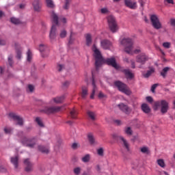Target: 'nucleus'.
Masks as SVG:
<instances>
[{
    "instance_id": "1",
    "label": "nucleus",
    "mask_w": 175,
    "mask_h": 175,
    "mask_svg": "<svg viewBox=\"0 0 175 175\" xmlns=\"http://www.w3.org/2000/svg\"><path fill=\"white\" fill-rule=\"evenodd\" d=\"M120 44L124 47V51L127 53V54H139L142 53L140 49H137L133 51V42L131 38H123L120 40Z\"/></svg>"
},
{
    "instance_id": "2",
    "label": "nucleus",
    "mask_w": 175,
    "mask_h": 175,
    "mask_svg": "<svg viewBox=\"0 0 175 175\" xmlns=\"http://www.w3.org/2000/svg\"><path fill=\"white\" fill-rule=\"evenodd\" d=\"M51 18L54 25H52L51 29L49 39L53 42V40H55V38H57V25H59V23L58 22L59 18H58V15H57L54 11H52L51 12Z\"/></svg>"
},
{
    "instance_id": "3",
    "label": "nucleus",
    "mask_w": 175,
    "mask_h": 175,
    "mask_svg": "<svg viewBox=\"0 0 175 175\" xmlns=\"http://www.w3.org/2000/svg\"><path fill=\"white\" fill-rule=\"evenodd\" d=\"M92 51H94V57L96 59L95 66L96 70L100 68V66L103 64V61L105 58L102 56V53H100V51L96 48V46L93 45Z\"/></svg>"
},
{
    "instance_id": "4",
    "label": "nucleus",
    "mask_w": 175,
    "mask_h": 175,
    "mask_svg": "<svg viewBox=\"0 0 175 175\" xmlns=\"http://www.w3.org/2000/svg\"><path fill=\"white\" fill-rule=\"evenodd\" d=\"M109 28L113 33H116L118 31V25L117 24V21H116V17L113 16H109L107 18Z\"/></svg>"
},
{
    "instance_id": "5",
    "label": "nucleus",
    "mask_w": 175,
    "mask_h": 175,
    "mask_svg": "<svg viewBox=\"0 0 175 175\" xmlns=\"http://www.w3.org/2000/svg\"><path fill=\"white\" fill-rule=\"evenodd\" d=\"M114 84L116 87H117V88L120 91V92L125 94V95H131V94H132V92H131V90L125 83L120 81H115Z\"/></svg>"
},
{
    "instance_id": "6",
    "label": "nucleus",
    "mask_w": 175,
    "mask_h": 175,
    "mask_svg": "<svg viewBox=\"0 0 175 175\" xmlns=\"http://www.w3.org/2000/svg\"><path fill=\"white\" fill-rule=\"evenodd\" d=\"M21 143L25 147H28L29 148H33L36 146V140L35 138H28L27 137H23Z\"/></svg>"
},
{
    "instance_id": "7",
    "label": "nucleus",
    "mask_w": 175,
    "mask_h": 175,
    "mask_svg": "<svg viewBox=\"0 0 175 175\" xmlns=\"http://www.w3.org/2000/svg\"><path fill=\"white\" fill-rule=\"evenodd\" d=\"M154 106L156 107H161V113L162 114H166L169 110V103H167V101L165 100L155 102Z\"/></svg>"
},
{
    "instance_id": "8",
    "label": "nucleus",
    "mask_w": 175,
    "mask_h": 175,
    "mask_svg": "<svg viewBox=\"0 0 175 175\" xmlns=\"http://www.w3.org/2000/svg\"><path fill=\"white\" fill-rule=\"evenodd\" d=\"M150 21L154 29H161V28H162V23H161V21H159V18H158L157 15H151Z\"/></svg>"
},
{
    "instance_id": "9",
    "label": "nucleus",
    "mask_w": 175,
    "mask_h": 175,
    "mask_svg": "<svg viewBox=\"0 0 175 175\" xmlns=\"http://www.w3.org/2000/svg\"><path fill=\"white\" fill-rule=\"evenodd\" d=\"M103 64H107V65L112 66L115 69H118V65L117 64V62H116V58L114 57L104 59Z\"/></svg>"
},
{
    "instance_id": "10",
    "label": "nucleus",
    "mask_w": 175,
    "mask_h": 175,
    "mask_svg": "<svg viewBox=\"0 0 175 175\" xmlns=\"http://www.w3.org/2000/svg\"><path fill=\"white\" fill-rule=\"evenodd\" d=\"M10 118L14 120V121H17V125L20 126H23L24 124V121L23 120V118L20 117V116L14 113H9Z\"/></svg>"
},
{
    "instance_id": "11",
    "label": "nucleus",
    "mask_w": 175,
    "mask_h": 175,
    "mask_svg": "<svg viewBox=\"0 0 175 175\" xmlns=\"http://www.w3.org/2000/svg\"><path fill=\"white\" fill-rule=\"evenodd\" d=\"M61 110V107H46L42 111L46 114H53L58 113Z\"/></svg>"
},
{
    "instance_id": "12",
    "label": "nucleus",
    "mask_w": 175,
    "mask_h": 175,
    "mask_svg": "<svg viewBox=\"0 0 175 175\" xmlns=\"http://www.w3.org/2000/svg\"><path fill=\"white\" fill-rule=\"evenodd\" d=\"M147 61H148V56L145 53H141L136 57V62L141 64V65H144Z\"/></svg>"
},
{
    "instance_id": "13",
    "label": "nucleus",
    "mask_w": 175,
    "mask_h": 175,
    "mask_svg": "<svg viewBox=\"0 0 175 175\" xmlns=\"http://www.w3.org/2000/svg\"><path fill=\"white\" fill-rule=\"evenodd\" d=\"M23 163L25 166V172H32L33 170V163L29 159H25L23 161Z\"/></svg>"
},
{
    "instance_id": "14",
    "label": "nucleus",
    "mask_w": 175,
    "mask_h": 175,
    "mask_svg": "<svg viewBox=\"0 0 175 175\" xmlns=\"http://www.w3.org/2000/svg\"><path fill=\"white\" fill-rule=\"evenodd\" d=\"M39 51L41 52L42 57L45 58V57L49 56V48L47 47V45H44V44H40L39 46Z\"/></svg>"
},
{
    "instance_id": "15",
    "label": "nucleus",
    "mask_w": 175,
    "mask_h": 175,
    "mask_svg": "<svg viewBox=\"0 0 175 175\" xmlns=\"http://www.w3.org/2000/svg\"><path fill=\"white\" fill-rule=\"evenodd\" d=\"M124 4L126 8L135 10L137 9V3L136 1H132V0H124Z\"/></svg>"
},
{
    "instance_id": "16",
    "label": "nucleus",
    "mask_w": 175,
    "mask_h": 175,
    "mask_svg": "<svg viewBox=\"0 0 175 175\" xmlns=\"http://www.w3.org/2000/svg\"><path fill=\"white\" fill-rule=\"evenodd\" d=\"M119 109L126 114H129L131 111H132V109L128 107V105L124 104V103H120L118 105Z\"/></svg>"
},
{
    "instance_id": "17",
    "label": "nucleus",
    "mask_w": 175,
    "mask_h": 175,
    "mask_svg": "<svg viewBox=\"0 0 175 175\" xmlns=\"http://www.w3.org/2000/svg\"><path fill=\"white\" fill-rule=\"evenodd\" d=\"M100 46L104 50H109L111 47V42L107 40H103L100 42Z\"/></svg>"
},
{
    "instance_id": "18",
    "label": "nucleus",
    "mask_w": 175,
    "mask_h": 175,
    "mask_svg": "<svg viewBox=\"0 0 175 175\" xmlns=\"http://www.w3.org/2000/svg\"><path fill=\"white\" fill-rule=\"evenodd\" d=\"M33 7L35 12H40L42 9V3H40V0H34L33 2Z\"/></svg>"
},
{
    "instance_id": "19",
    "label": "nucleus",
    "mask_w": 175,
    "mask_h": 175,
    "mask_svg": "<svg viewBox=\"0 0 175 175\" xmlns=\"http://www.w3.org/2000/svg\"><path fill=\"white\" fill-rule=\"evenodd\" d=\"M119 140H120V143L124 148H125L126 151H129V143H128V141H126L122 136L119 137Z\"/></svg>"
},
{
    "instance_id": "20",
    "label": "nucleus",
    "mask_w": 175,
    "mask_h": 175,
    "mask_svg": "<svg viewBox=\"0 0 175 175\" xmlns=\"http://www.w3.org/2000/svg\"><path fill=\"white\" fill-rule=\"evenodd\" d=\"M92 85H93V90L90 95L91 99H94L95 96V92H96V85H95V79H94V72H92Z\"/></svg>"
},
{
    "instance_id": "21",
    "label": "nucleus",
    "mask_w": 175,
    "mask_h": 175,
    "mask_svg": "<svg viewBox=\"0 0 175 175\" xmlns=\"http://www.w3.org/2000/svg\"><path fill=\"white\" fill-rule=\"evenodd\" d=\"M141 109L142 111H144V113H145L146 114H148V113L151 111V109L146 103L142 104L141 106Z\"/></svg>"
},
{
    "instance_id": "22",
    "label": "nucleus",
    "mask_w": 175,
    "mask_h": 175,
    "mask_svg": "<svg viewBox=\"0 0 175 175\" xmlns=\"http://www.w3.org/2000/svg\"><path fill=\"white\" fill-rule=\"evenodd\" d=\"M38 150L40 152H42V154H49V152H50V148L43 146H38Z\"/></svg>"
},
{
    "instance_id": "23",
    "label": "nucleus",
    "mask_w": 175,
    "mask_h": 175,
    "mask_svg": "<svg viewBox=\"0 0 175 175\" xmlns=\"http://www.w3.org/2000/svg\"><path fill=\"white\" fill-rule=\"evenodd\" d=\"M87 114L88 118H90L91 121H95V120H96V113H95V112L92 111H88Z\"/></svg>"
},
{
    "instance_id": "24",
    "label": "nucleus",
    "mask_w": 175,
    "mask_h": 175,
    "mask_svg": "<svg viewBox=\"0 0 175 175\" xmlns=\"http://www.w3.org/2000/svg\"><path fill=\"white\" fill-rule=\"evenodd\" d=\"M124 72L126 79H129L130 80H132V79L135 77V75H133V73H132V72H131L129 70H124Z\"/></svg>"
},
{
    "instance_id": "25",
    "label": "nucleus",
    "mask_w": 175,
    "mask_h": 175,
    "mask_svg": "<svg viewBox=\"0 0 175 175\" xmlns=\"http://www.w3.org/2000/svg\"><path fill=\"white\" fill-rule=\"evenodd\" d=\"M11 163L14 165L15 169L18 167V157H11Z\"/></svg>"
},
{
    "instance_id": "26",
    "label": "nucleus",
    "mask_w": 175,
    "mask_h": 175,
    "mask_svg": "<svg viewBox=\"0 0 175 175\" xmlns=\"http://www.w3.org/2000/svg\"><path fill=\"white\" fill-rule=\"evenodd\" d=\"M88 95V89L85 86L82 87L81 98H83V99H85Z\"/></svg>"
},
{
    "instance_id": "27",
    "label": "nucleus",
    "mask_w": 175,
    "mask_h": 175,
    "mask_svg": "<svg viewBox=\"0 0 175 175\" xmlns=\"http://www.w3.org/2000/svg\"><path fill=\"white\" fill-rule=\"evenodd\" d=\"M155 72V69L154 68H150L149 70H148L146 72V73L143 74L144 77H145V79H148V77H150V76H151V75H152V73Z\"/></svg>"
},
{
    "instance_id": "28",
    "label": "nucleus",
    "mask_w": 175,
    "mask_h": 175,
    "mask_svg": "<svg viewBox=\"0 0 175 175\" xmlns=\"http://www.w3.org/2000/svg\"><path fill=\"white\" fill-rule=\"evenodd\" d=\"M85 40H86V46H91L92 44V37L91 36V34H86L85 36Z\"/></svg>"
},
{
    "instance_id": "29",
    "label": "nucleus",
    "mask_w": 175,
    "mask_h": 175,
    "mask_svg": "<svg viewBox=\"0 0 175 175\" xmlns=\"http://www.w3.org/2000/svg\"><path fill=\"white\" fill-rule=\"evenodd\" d=\"M64 99H65V96H62L59 97L54 98L53 101L55 103H62V102H64Z\"/></svg>"
},
{
    "instance_id": "30",
    "label": "nucleus",
    "mask_w": 175,
    "mask_h": 175,
    "mask_svg": "<svg viewBox=\"0 0 175 175\" xmlns=\"http://www.w3.org/2000/svg\"><path fill=\"white\" fill-rule=\"evenodd\" d=\"M140 151H141V152H142V154H146L147 155H148V154H150V150L148 149V148L147 146H144V147L141 148Z\"/></svg>"
},
{
    "instance_id": "31",
    "label": "nucleus",
    "mask_w": 175,
    "mask_h": 175,
    "mask_svg": "<svg viewBox=\"0 0 175 175\" xmlns=\"http://www.w3.org/2000/svg\"><path fill=\"white\" fill-rule=\"evenodd\" d=\"M36 122L38 124V125H39V126H41V128H43V126H44V124H43V121L39 117H37L36 118Z\"/></svg>"
},
{
    "instance_id": "32",
    "label": "nucleus",
    "mask_w": 175,
    "mask_h": 175,
    "mask_svg": "<svg viewBox=\"0 0 175 175\" xmlns=\"http://www.w3.org/2000/svg\"><path fill=\"white\" fill-rule=\"evenodd\" d=\"M157 165H159V166L161 167H165L166 166V164H165V161L162 159L157 160Z\"/></svg>"
},
{
    "instance_id": "33",
    "label": "nucleus",
    "mask_w": 175,
    "mask_h": 175,
    "mask_svg": "<svg viewBox=\"0 0 175 175\" xmlns=\"http://www.w3.org/2000/svg\"><path fill=\"white\" fill-rule=\"evenodd\" d=\"M88 140H89L90 144H95V138L94 137V135H92V134H88Z\"/></svg>"
},
{
    "instance_id": "34",
    "label": "nucleus",
    "mask_w": 175,
    "mask_h": 175,
    "mask_svg": "<svg viewBox=\"0 0 175 175\" xmlns=\"http://www.w3.org/2000/svg\"><path fill=\"white\" fill-rule=\"evenodd\" d=\"M70 116L71 118H77V111H76V109H72L70 112Z\"/></svg>"
},
{
    "instance_id": "35",
    "label": "nucleus",
    "mask_w": 175,
    "mask_h": 175,
    "mask_svg": "<svg viewBox=\"0 0 175 175\" xmlns=\"http://www.w3.org/2000/svg\"><path fill=\"white\" fill-rule=\"evenodd\" d=\"M10 21L11 23H12V24H15L16 25H17L18 24H21V21H20V19L12 17L10 18Z\"/></svg>"
},
{
    "instance_id": "36",
    "label": "nucleus",
    "mask_w": 175,
    "mask_h": 175,
    "mask_svg": "<svg viewBox=\"0 0 175 175\" xmlns=\"http://www.w3.org/2000/svg\"><path fill=\"white\" fill-rule=\"evenodd\" d=\"M90 154H85L83 157H82L81 161L86 163L87 162H90Z\"/></svg>"
},
{
    "instance_id": "37",
    "label": "nucleus",
    "mask_w": 175,
    "mask_h": 175,
    "mask_svg": "<svg viewBox=\"0 0 175 175\" xmlns=\"http://www.w3.org/2000/svg\"><path fill=\"white\" fill-rule=\"evenodd\" d=\"M46 3L48 8H54V2L53 0H46Z\"/></svg>"
},
{
    "instance_id": "38",
    "label": "nucleus",
    "mask_w": 175,
    "mask_h": 175,
    "mask_svg": "<svg viewBox=\"0 0 175 175\" xmlns=\"http://www.w3.org/2000/svg\"><path fill=\"white\" fill-rule=\"evenodd\" d=\"M169 67H165L163 69L162 72H161V76H163V77H165L166 76V73H167V72H169Z\"/></svg>"
},
{
    "instance_id": "39",
    "label": "nucleus",
    "mask_w": 175,
    "mask_h": 175,
    "mask_svg": "<svg viewBox=\"0 0 175 175\" xmlns=\"http://www.w3.org/2000/svg\"><path fill=\"white\" fill-rule=\"evenodd\" d=\"M73 172H74L75 174L79 175L81 173V167H77L74 168Z\"/></svg>"
},
{
    "instance_id": "40",
    "label": "nucleus",
    "mask_w": 175,
    "mask_h": 175,
    "mask_svg": "<svg viewBox=\"0 0 175 175\" xmlns=\"http://www.w3.org/2000/svg\"><path fill=\"white\" fill-rule=\"evenodd\" d=\"M125 133H126V135H129V136L132 135L133 131H132V129L131 127H126L124 130Z\"/></svg>"
},
{
    "instance_id": "41",
    "label": "nucleus",
    "mask_w": 175,
    "mask_h": 175,
    "mask_svg": "<svg viewBox=\"0 0 175 175\" xmlns=\"http://www.w3.org/2000/svg\"><path fill=\"white\" fill-rule=\"evenodd\" d=\"M66 34H67L66 30H65V29L62 30L60 33H59V37L62 39H64V38H66Z\"/></svg>"
},
{
    "instance_id": "42",
    "label": "nucleus",
    "mask_w": 175,
    "mask_h": 175,
    "mask_svg": "<svg viewBox=\"0 0 175 175\" xmlns=\"http://www.w3.org/2000/svg\"><path fill=\"white\" fill-rule=\"evenodd\" d=\"M71 1L72 0H66L65 5L64 6V9H65V10H68V9H69V5L70 4Z\"/></svg>"
},
{
    "instance_id": "43",
    "label": "nucleus",
    "mask_w": 175,
    "mask_h": 175,
    "mask_svg": "<svg viewBox=\"0 0 175 175\" xmlns=\"http://www.w3.org/2000/svg\"><path fill=\"white\" fill-rule=\"evenodd\" d=\"M27 55V61L29 62L31 59H32V53L31 52V50H28Z\"/></svg>"
},
{
    "instance_id": "44",
    "label": "nucleus",
    "mask_w": 175,
    "mask_h": 175,
    "mask_svg": "<svg viewBox=\"0 0 175 175\" xmlns=\"http://www.w3.org/2000/svg\"><path fill=\"white\" fill-rule=\"evenodd\" d=\"M8 64H9L10 66H12V65H13V56L12 55H10L8 57Z\"/></svg>"
},
{
    "instance_id": "45",
    "label": "nucleus",
    "mask_w": 175,
    "mask_h": 175,
    "mask_svg": "<svg viewBox=\"0 0 175 175\" xmlns=\"http://www.w3.org/2000/svg\"><path fill=\"white\" fill-rule=\"evenodd\" d=\"M12 131H13V130L11 128H5L4 129V132L7 135L12 133Z\"/></svg>"
},
{
    "instance_id": "46",
    "label": "nucleus",
    "mask_w": 175,
    "mask_h": 175,
    "mask_svg": "<svg viewBox=\"0 0 175 175\" xmlns=\"http://www.w3.org/2000/svg\"><path fill=\"white\" fill-rule=\"evenodd\" d=\"M97 154L100 155V157H103V148H100L97 150Z\"/></svg>"
},
{
    "instance_id": "47",
    "label": "nucleus",
    "mask_w": 175,
    "mask_h": 175,
    "mask_svg": "<svg viewBox=\"0 0 175 175\" xmlns=\"http://www.w3.org/2000/svg\"><path fill=\"white\" fill-rule=\"evenodd\" d=\"M98 98H100V99H103V98H107V96L104 94L102 92H100L98 94Z\"/></svg>"
},
{
    "instance_id": "48",
    "label": "nucleus",
    "mask_w": 175,
    "mask_h": 175,
    "mask_svg": "<svg viewBox=\"0 0 175 175\" xmlns=\"http://www.w3.org/2000/svg\"><path fill=\"white\" fill-rule=\"evenodd\" d=\"M16 58H18V59H21V51L16 50Z\"/></svg>"
},
{
    "instance_id": "49",
    "label": "nucleus",
    "mask_w": 175,
    "mask_h": 175,
    "mask_svg": "<svg viewBox=\"0 0 175 175\" xmlns=\"http://www.w3.org/2000/svg\"><path fill=\"white\" fill-rule=\"evenodd\" d=\"M159 84L158 83H154L152 85L151 87V91L152 92H155V90L157 88V87H158Z\"/></svg>"
},
{
    "instance_id": "50",
    "label": "nucleus",
    "mask_w": 175,
    "mask_h": 175,
    "mask_svg": "<svg viewBox=\"0 0 175 175\" xmlns=\"http://www.w3.org/2000/svg\"><path fill=\"white\" fill-rule=\"evenodd\" d=\"M57 70L59 72H61L65 68V66L64 65H62V64H57Z\"/></svg>"
},
{
    "instance_id": "51",
    "label": "nucleus",
    "mask_w": 175,
    "mask_h": 175,
    "mask_svg": "<svg viewBox=\"0 0 175 175\" xmlns=\"http://www.w3.org/2000/svg\"><path fill=\"white\" fill-rule=\"evenodd\" d=\"M170 42H164L163 46L165 47V49H170Z\"/></svg>"
},
{
    "instance_id": "52",
    "label": "nucleus",
    "mask_w": 175,
    "mask_h": 175,
    "mask_svg": "<svg viewBox=\"0 0 175 175\" xmlns=\"http://www.w3.org/2000/svg\"><path fill=\"white\" fill-rule=\"evenodd\" d=\"M146 100H147V102H148L149 103H152V102H153V99H152V97H151V96H147L146 97Z\"/></svg>"
},
{
    "instance_id": "53",
    "label": "nucleus",
    "mask_w": 175,
    "mask_h": 175,
    "mask_svg": "<svg viewBox=\"0 0 175 175\" xmlns=\"http://www.w3.org/2000/svg\"><path fill=\"white\" fill-rule=\"evenodd\" d=\"M34 88H35L32 85H28V90H29V91H30V92H33Z\"/></svg>"
},
{
    "instance_id": "54",
    "label": "nucleus",
    "mask_w": 175,
    "mask_h": 175,
    "mask_svg": "<svg viewBox=\"0 0 175 175\" xmlns=\"http://www.w3.org/2000/svg\"><path fill=\"white\" fill-rule=\"evenodd\" d=\"M107 12H109V10H107V8H102L101 9V13H103V14L107 13Z\"/></svg>"
},
{
    "instance_id": "55",
    "label": "nucleus",
    "mask_w": 175,
    "mask_h": 175,
    "mask_svg": "<svg viewBox=\"0 0 175 175\" xmlns=\"http://www.w3.org/2000/svg\"><path fill=\"white\" fill-rule=\"evenodd\" d=\"M0 172H1L2 173L6 172V168H5V167L3 166H0Z\"/></svg>"
},
{
    "instance_id": "56",
    "label": "nucleus",
    "mask_w": 175,
    "mask_h": 175,
    "mask_svg": "<svg viewBox=\"0 0 175 175\" xmlns=\"http://www.w3.org/2000/svg\"><path fill=\"white\" fill-rule=\"evenodd\" d=\"M59 21H62V23H63V24H66V18H59Z\"/></svg>"
},
{
    "instance_id": "57",
    "label": "nucleus",
    "mask_w": 175,
    "mask_h": 175,
    "mask_svg": "<svg viewBox=\"0 0 175 175\" xmlns=\"http://www.w3.org/2000/svg\"><path fill=\"white\" fill-rule=\"evenodd\" d=\"M171 3L172 5H174V1L173 0H165V3Z\"/></svg>"
},
{
    "instance_id": "58",
    "label": "nucleus",
    "mask_w": 175,
    "mask_h": 175,
    "mask_svg": "<svg viewBox=\"0 0 175 175\" xmlns=\"http://www.w3.org/2000/svg\"><path fill=\"white\" fill-rule=\"evenodd\" d=\"M69 84H70L69 81H65V82L63 83V87H65V88L69 87Z\"/></svg>"
},
{
    "instance_id": "59",
    "label": "nucleus",
    "mask_w": 175,
    "mask_h": 175,
    "mask_svg": "<svg viewBox=\"0 0 175 175\" xmlns=\"http://www.w3.org/2000/svg\"><path fill=\"white\" fill-rule=\"evenodd\" d=\"M6 44V41L4 40H0V46H5Z\"/></svg>"
},
{
    "instance_id": "60",
    "label": "nucleus",
    "mask_w": 175,
    "mask_h": 175,
    "mask_svg": "<svg viewBox=\"0 0 175 175\" xmlns=\"http://www.w3.org/2000/svg\"><path fill=\"white\" fill-rule=\"evenodd\" d=\"M68 43H69V44H72V43H73V40L72 39V33H70Z\"/></svg>"
},
{
    "instance_id": "61",
    "label": "nucleus",
    "mask_w": 175,
    "mask_h": 175,
    "mask_svg": "<svg viewBox=\"0 0 175 175\" xmlns=\"http://www.w3.org/2000/svg\"><path fill=\"white\" fill-rule=\"evenodd\" d=\"M112 137L113 139H120V136L117 135V134H113Z\"/></svg>"
},
{
    "instance_id": "62",
    "label": "nucleus",
    "mask_w": 175,
    "mask_h": 175,
    "mask_svg": "<svg viewBox=\"0 0 175 175\" xmlns=\"http://www.w3.org/2000/svg\"><path fill=\"white\" fill-rule=\"evenodd\" d=\"M72 148H73L74 150H76V148H77V143L72 144Z\"/></svg>"
},
{
    "instance_id": "63",
    "label": "nucleus",
    "mask_w": 175,
    "mask_h": 175,
    "mask_svg": "<svg viewBox=\"0 0 175 175\" xmlns=\"http://www.w3.org/2000/svg\"><path fill=\"white\" fill-rule=\"evenodd\" d=\"M96 170L98 172V173H100V166H99V165L96 166Z\"/></svg>"
},
{
    "instance_id": "64",
    "label": "nucleus",
    "mask_w": 175,
    "mask_h": 175,
    "mask_svg": "<svg viewBox=\"0 0 175 175\" xmlns=\"http://www.w3.org/2000/svg\"><path fill=\"white\" fill-rule=\"evenodd\" d=\"M141 6H144V1L143 0H139Z\"/></svg>"
}]
</instances>
